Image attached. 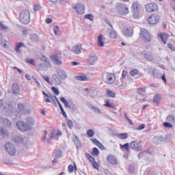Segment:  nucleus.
<instances>
[{"label":"nucleus","instance_id":"ddd939ff","mask_svg":"<svg viewBox=\"0 0 175 175\" xmlns=\"http://www.w3.org/2000/svg\"><path fill=\"white\" fill-rule=\"evenodd\" d=\"M131 147L133 150H136L137 151H142L143 150V146H139V143L136 140L131 142Z\"/></svg>","mask_w":175,"mask_h":175},{"label":"nucleus","instance_id":"6e6552de","mask_svg":"<svg viewBox=\"0 0 175 175\" xmlns=\"http://www.w3.org/2000/svg\"><path fill=\"white\" fill-rule=\"evenodd\" d=\"M51 58L54 61L56 65H62V62L61 61V52L59 51H55L54 55L51 56Z\"/></svg>","mask_w":175,"mask_h":175},{"label":"nucleus","instance_id":"2f4dec72","mask_svg":"<svg viewBox=\"0 0 175 175\" xmlns=\"http://www.w3.org/2000/svg\"><path fill=\"white\" fill-rule=\"evenodd\" d=\"M153 102L154 103H156L157 105L159 104L161 102V95L160 94H156L154 97L153 98Z\"/></svg>","mask_w":175,"mask_h":175},{"label":"nucleus","instance_id":"393cba45","mask_svg":"<svg viewBox=\"0 0 175 175\" xmlns=\"http://www.w3.org/2000/svg\"><path fill=\"white\" fill-rule=\"evenodd\" d=\"M104 106L105 107H109V109H116V105L113 103H110V100H106L105 101Z\"/></svg>","mask_w":175,"mask_h":175},{"label":"nucleus","instance_id":"4be33fe9","mask_svg":"<svg viewBox=\"0 0 175 175\" xmlns=\"http://www.w3.org/2000/svg\"><path fill=\"white\" fill-rule=\"evenodd\" d=\"M98 62V57L95 55L89 56V65H95Z\"/></svg>","mask_w":175,"mask_h":175},{"label":"nucleus","instance_id":"a19ab883","mask_svg":"<svg viewBox=\"0 0 175 175\" xmlns=\"http://www.w3.org/2000/svg\"><path fill=\"white\" fill-rule=\"evenodd\" d=\"M9 133L8 131L5 130L4 129H0V135L1 136H8Z\"/></svg>","mask_w":175,"mask_h":175},{"label":"nucleus","instance_id":"39448f33","mask_svg":"<svg viewBox=\"0 0 175 175\" xmlns=\"http://www.w3.org/2000/svg\"><path fill=\"white\" fill-rule=\"evenodd\" d=\"M117 8L118 12L120 13V14H122V16H126V14L129 13V8H128V6L125 3H120L117 5Z\"/></svg>","mask_w":175,"mask_h":175},{"label":"nucleus","instance_id":"774afa93","mask_svg":"<svg viewBox=\"0 0 175 175\" xmlns=\"http://www.w3.org/2000/svg\"><path fill=\"white\" fill-rule=\"evenodd\" d=\"M46 24H51L53 23V19L48 18L45 21Z\"/></svg>","mask_w":175,"mask_h":175},{"label":"nucleus","instance_id":"864d4df0","mask_svg":"<svg viewBox=\"0 0 175 175\" xmlns=\"http://www.w3.org/2000/svg\"><path fill=\"white\" fill-rule=\"evenodd\" d=\"M0 29H1V31H5L8 29V27L4 25L3 23L0 21Z\"/></svg>","mask_w":175,"mask_h":175},{"label":"nucleus","instance_id":"de8ad7c7","mask_svg":"<svg viewBox=\"0 0 175 175\" xmlns=\"http://www.w3.org/2000/svg\"><path fill=\"white\" fill-rule=\"evenodd\" d=\"M164 128H173V124L172 123L165 122L163 124Z\"/></svg>","mask_w":175,"mask_h":175},{"label":"nucleus","instance_id":"bb28decb","mask_svg":"<svg viewBox=\"0 0 175 175\" xmlns=\"http://www.w3.org/2000/svg\"><path fill=\"white\" fill-rule=\"evenodd\" d=\"M109 37L111 38V39H117V31L114 30L110 29L108 33Z\"/></svg>","mask_w":175,"mask_h":175},{"label":"nucleus","instance_id":"4d7b16f0","mask_svg":"<svg viewBox=\"0 0 175 175\" xmlns=\"http://www.w3.org/2000/svg\"><path fill=\"white\" fill-rule=\"evenodd\" d=\"M167 47H168V49H170V50H171V51H175V47L173 46V44L168 43Z\"/></svg>","mask_w":175,"mask_h":175},{"label":"nucleus","instance_id":"4468645a","mask_svg":"<svg viewBox=\"0 0 175 175\" xmlns=\"http://www.w3.org/2000/svg\"><path fill=\"white\" fill-rule=\"evenodd\" d=\"M74 9H75L78 14H84V5L81 3H77Z\"/></svg>","mask_w":175,"mask_h":175},{"label":"nucleus","instance_id":"5701e85b","mask_svg":"<svg viewBox=\"0 0 175 175\" xmlns=\"http://www.w3.org/2000/svg\"><path fill=\"white\" fill-rule=\"evenodd\" d=\"M97 44L98 47H103L105 46V38L103 35L98 36Z\"/></svg>","mask_w":175,"mask_h":175},{"label":"nucleus","instance_id":"7c9ffc66","mask_svg":"<svg viewBox=\"0 0 175 175\" xmlns=\"http://www.w3.org/2000/svg\"><path fill=\"white\" fill-rule=\"evenodd\" d=\"M30 40L34 42H39V36L35 33H32L30 35Z\"/></svg>","mask_w":175,"mask_h":175},{"label":"nucleus","instance_id":"e2e57ef3","mask_svg":"<svg viewBox=\"0 0 175 175\" xmlns=\"http://www.w3.org/2000/svg\"><path fill=\"white\" fill-rule=\"evenodd\" d=\"M126 75H128V72L126 70H123L122 72V79H126Z\"/></svg>","mask_w":175,"mask_h":175},{"label":"nucleus","instance_id":"1a4fd4ad","mask_svg":"<svg viewBox=\"0 0 175 175\" xmlns=\"http://www.w3.org/2000/svg\"><path fill=\"white\" fill-rule=\"evenodd\" d=\"M146 12L148 13H152V12H157L158 10V5L155 3H150L145 5Z\"/></svg>","mask_w":175,"mask_h":175},{"label":"nucleus","instance_id":"338daca9","mask_svg":"<svg viewBox=\"0 0 175 175\" xmlns=\"http://www.w3.org/2000/svg\"><path fill=\"white\" fill-rule=\"evenodd\" d=\"M36 84H37V87L38 88H40V82L39 81H38V79H36V78L33 79Z\"/></svg>","mask_w":175,"mask_h":175},{"label":"nucleus","instance_id":"8fccbe9b","mask_svg":"<svg viewBox=\"0 0 175 175\" xmlns=\"http://www.w3.org/2000/svg\"><path fill=\"white\" fill-rule=\"evenodd\" d=\"M52 91L54 92L55 95H59V90L55 87L51 88Z\"/></svg>","mask_w":175,"mask_h":175},{"label":"nucleus","instance_id":"e433bc0d","mask_svg":"<svg viewBox=\"0 0 175 175\" xmlns=\"http://www.w3.org/2000/svg\"><path fill=\"white\" fill-rule=\"evenodd\" d=\"M118 137H119V139H122V140H125V139H128V133H124L118 134Z\"/></svg>","mask_w":175,"mask_h":175},{"label":"nucleus","instance_id":"b1692460","mask_svg":"<svg viewBox=\"0 0 175 175\" xmlns=\"http://www.w3.org/2000/svg\"><path fill=\"white\" fill-rule=\"evenodd\" d=\"M91 140H92V143H94V144L97 146V147H99L100 150H105V146H103V144H102V143L98 142V139H91Z\"/></svg>","mask_w":175,"mask_h":175},{"label":"nucleus","instance_id":"a18cd8bd","mask_svg":"<svg viewBox=\"0 0 175 175\" xmlns=\"http://www.w3.org/2000/svg\"><path fill=\"white\" fill-rule=\"evenodd\" d=\"M86 158L88 159L90 162H91V163H92L95 161V158L91 156V154H86Z\"/></svg>","mask_w":175,"mask_h":175},{"label":"nucleus","instance_id":"20e7f679","mask_svg":"<svg viewBox=\"0 0 175 175\" xmlns=\"http://www.w3.org/2000/svg\"><path fill=\"white\" fill-rule=\"evenodd\" d=\"M102 79L105 84H114L116 83V75L113 73L105 72L103 75Z\"/></svg>","mask_w":175,"mask_h":175},{"label":"nucleus","instance_id":"0eeeda50","mask_svg":"<svg viewBox=\"0 0 175 175\" xmlns=\"http://www.w3.org/2000/svg\"><path fill=\"white\" fill-rule=\"evenodd\" d=\"M5 149L7 151V152L11 155V156H14L16 155V147L14 145L10 142H7L5 144Z\"/></svg>","mask_w":175,"mask_h":175},{"label":"nucleus","instance_id":"0e129e2a","mask_svg":"<svg viewBox=\"0 0 175 175\" xmlns=\"http://www.w3.org/2000/svg\"><path fill=\"white\" fill-rule=\"evenodd\" d=\"M157 75H158V70H157V68H154L152 70V75L153 76V77H155Z\"/></svg>","mask_w":175,"mask_h":175},{"label":"nucleus","instance_id":"052dcab7","mask_svg":"<svg viewBox=\"0 0 175 175\" xmlns=\"http://www.w3.org/2000/svg\"><path fill=\"white\" fill-rule=\"evenodd\" d=\"M42 79L48 83V84H50V78L49 76H42Z\"/></svg>","mask_w":175,"mask_h":175},{"label":"nucleus","instance_id":"dca6fc26","mask_svg":"<svg viewBox=\"0 0 175 175\" xmlns=\"http://www.w3.org/2000/svg\"><path fill=\"white\" fill-rule=\"evenodd\" d=\"M23 48H25V44L23 42H16L14 50L16 53H21V49Z\"/></svg>","mask_w":175,"mask_h":175},{"label":"nucleus","instance_id":"7ed1b4c3","mask_svg":"<svg viewBox=\"0 0 175 175\" xmlns=\"http://www.w3.org/2000/svg\"><path fill=\"white\" fill-rule=\"evenodd\" d=\"M139 38L143 42H145V43H150L151 42V33L148 32V30H147L145 28H141L140 29V33H139Z\"/></svg>","mask_w":175,"mask_h":175},{"label":"nucleus","instance_id":"cd10ccee","mask_svg":"<svg viewBox=\"0 0 175 175\" xmlns=\"http://www.w3.org/2000/svg\"><path fill=\"white\" fill-rule=\"evenodd\" d=\"M68 170L69 173H73V172H76L77 170V165H76V163L74 162V165H68Z\"/></svg>","mask_w":175,"mask_h":175},{"label":"nucleus","instance_id":"6e6d98bb","mask_svg":"<svg viewBox=\"0 0 175 175\" xmlns=\"http://www.w3.org/2000/svg\"><path fill=\"white\" fill-rule=\"evenodd\" d=\"M67 124H68V127L70 128V129H72V128H73V122H72V120H68L67 121Z\"/></svg>","mask_w":175,"mask_h":175},{"label":"nucleus","instance_id":"f257e3e1","mask_svg":"<svg viewBox=\"0 0 175 175\" xmlns=\"http://www.w3.org/2000/svg\"><path fill=\"white\" fill-rule=\"evenodd\" d=\"M35 125V122L33 120L28 122L27 124L23 121H18L16 122V126L21 132H27V131H31V126Z\"/></svg>","mask_w":175,"mask_h":175},{"label":"nucleus","instance_id":"680f3d73","mask_svg":"<svg viewBox=\"0 0 175 175\" xmlns=\"http://www.w3.org/2000/svg\"><path fill=\"white\" fill-rule=\"evenodd\" d=\"M144 128H146V124H142L141 125H139V126L137 129V131H142V130L144 129Z\"/></svg>","mask_w":175,"mask_h":175},{"label":"nucleus","instance_id":"412c9836","mask_svg":"<svg viewBox=\"0 0 175 175\" xmlns=\"http://www.w3.org/2000/svg\"><path fill=\"white\" fill-rule=\"evenodd\" d=\"M0 122L3 125H4V126H12V122L8 120V118H0Z\"/></svg>","mask_w":175,"mask_h":175},{"label":"nucleus","instance_id":"603ef678","mask_svg":"<svg viewBox=\"0 0 175 175\" xmlns=\"http://www.w3.org/2000/svg\"><path fill=\"white\" fill-rule=\"evenodd\" d=\"M138 73H139V70H137V69L132 70L130 72L131 76H136V75H137Z\"/></svg>","mask_w":175,"mask_h":175},{"label":"nucleus","instance_id":"5fc2aeb1","mask_svg":"<svg viewBox=\"0 0 175 175\" xmlns=\"http://www.w3.org/2000/svg\"><path fill=\"white\" fill-rule=\"evenodd\" d=\"M91 163H92L93 167H94V169H99V164H98V162L94 161Z\"/></svg>","mask_w":175,"mask_h":175},{"label":"nucleus","instance_id":"9d476101","mask_svg":"<svg viewBox=\"0 0 175 175\" xmlns=\"http://www.w3.org/2000/svg\"><path fill=\"white\" fill-rule=\"evenodd\" d=\"M157 38H160L161 42H163V44H166L167 42V39L170 38V36H169V33L166 32H162V33H159L157 34Z\"/></svg>","mask_w":175,"mask_h":175},{"label":"nucleus","instance_id":"72a5a7b5","mask_svg":"<svg viewBox=\"0 0 175 175\" xmlns=\"http://www.w3.org/2000/svg\"><path fill=\"white\" fill-rule=\"evenodd\" d=\"M86 135L88 137H94V136L95 135V131H94V130L92 129H89L87 131Z\"/></svg>","mask_w":175,"mask_h":175},{"label":"nucleus","instance_id":"c03bdc74","mask_svg":"<svg viewBox=\"0 0 175 175\" xmlns=\"http://www.w3.org/2000/svg\"><path fill=\"white\" fill-rule=\"evenodd\" d=\"M120 148H123L124 150H126V151H129V144L126 143L124 144V145L120 144Z\"/></svg>","mask_w":175,"mask_h":175},{"label":"nucleus","instance_id":"f704fd0d","mask_svg":"<svg viewBox=\"0 0 175 175\" xmlns=\"http://www.w3.org/2000/svg\"><path fill=\"white\" fill-rule=\"evenodd\" d=\"M106 94L109 98H116V92H112L111 90H107Z\"/></svg>","mask_w":175,"mask_h":175},{"label":"nucleus","instance_id":"3c124183","mask_svg":"<svg viewBox=\"0 0 175 175\" xmlns=\"http://www.w3.org/2000/svg\"><path fill=\"white\" fill-rule=\"evenodd\" d=\"M53 32L55 35H59V27H58V26H55L53 28Z\"/></svg>","mask_w":175,"mask_h":175},{"label":"nucleus","instance_id":"58836bf2","mask_svg":"<svg viewBox=\"0 0 175 175\" xmlns=\"http://www.w3.org/2000/svg\"><path fill=\"white\" fill-rule=\"evenodd\" d=\"M26 62L27 64H30V65H33V66H36V62L33 59H26Z\"/></svg>","mask_w":175,"mask_h":175},{"label":"nucleus","instance_id":"aec40b11","mask_svg":"<svg viewBox=\"0 0 175 175\" xmlns=\"http://www.w3.org/2000/svg\"><path fill=\"white\" fill-rule=\"evenodd\" d=\"M75 79L76 80H78V81H88L90 80V77H87V75L85 74L76 76Z\"/></svg>","mask_w":175,"mask_h":175},{"label":"nucleus","instance_id":"bf43d9fd","mask_svg":"<svg viewBox=\"0 0 175 175\" xmlns=\"http://www.w3.org/2000/svg\"><path fill=\"white\" fill-rule=\"evenodd\" d=\"M93 110L96 113V114H100V109L96 107H92Z\"/></svg>","mask_w":175,"mask_h":175},{"label":"nucleus","instance_id":"c85d7f7f","mask_svg":"<svg viewBox=\"0 0 175 175\" xmlns=\"http://www.w3.org/2000/svg\"><path fill=\"white\" fill-rule=\"evenodd\" d=\"M72 141L77 147H79V146L81 144V143L80 142V139L76 135H74L72 136Z\"/></svg>","mask_w":175,"mask_h":175},{"label":"nucleus","instance_id":"423d86ee","mask_svg":"<svg viewBox=\"0 0 175 175\" xmlns=\"http://www.w3.org/2000/svg\"><path fill=\"white\" fill-rule=\"evenodd\" d=\"M160 16L157 14H152L148 18V23L150 25H157L158 23H159L160 21Z\"/></svg>","mask_w":175,"mask_h":175},{"label":"nucleus","instance_id":"ea45409f","mask_svg":"<svg viewBox=\"0 0 175 175\" xmlns=\"http://www.w3.org/2000/svg\"><path fill=\"white\" fill-rule=\"evenodd\" d=\"M60 100L62 102V103H64L65 107H69V102H68V100H66L64 97H61Z\"/></svg>","mask_w":175,"mask_h":175},{"label":"nucleus","instance_id":"09e8293b","mask_svg":"<svg viewBox=\"0 0 175 175\" xmlns=\"http://www.w3.org/2000/svg\"><path fill=\"white\" fill-rule=\"evenodd\" d=\"M92 155H95V157L99 155V150H98L97 148H94L92 149Z\"/></svg>","mask_w":175,"mask_h":175},{"label":"nucleus","instance_id":"9b49d317","mask_svg":"<svg viewBox=\"0 0 175 175\" xmlns=\"http://www.w3.org/2000/svg\"><path fill=\"white\" fill-rule=\"evenodd\" d=\"M42 94H43V95L45 96L46 98L45 99V102H46V103H50L54 101V99H56V100H57V99H58V98H57V96H52L51 93H46L44 91H43V92H42Z\"/></svg>","mask_w":175,"mask_h":175},{"label":"nucleus","instance_id":"69168bd1","mask_svg":"<svg viewBox=\"0 0 175 175\" xmlns=\"http://www.w3.org/2000/svg\"><path fill=\"white\" fill-rule=\"evenodd\" d=\"M15 142H16V143H21V142H23V138H21L20 137H16L15 138Z\"/></svg>","mask_w":175,"mask_h":175},{"label":"nucleus","instance_id":"f3484780","mask_svg":"<svg viewBox=\"0 0 175 175\" xmlns=\"http://www.w3.org/2000/svg\"><path fill=\"white\" fill-rule=\"evenodd\" d=\"M131 8H132L133 12H134L135 13H139L140 10V5H139L138 1L133 2Z\"/></svg>","mask_w":175,"mask_h":175},{"label":"nucleus","instance_id":"37998d69","mask_svg":"<svg viewBox=\"0 0 175 175\" xmlns=\"http://www.w3.org/2000/svg\"><path fill=\"white\" fill-rule=\"evenodd\" d=\"M84 18H85L86 20H90V21H94V15H92V14H88L85 15Z\"/></svg>","mask_w":175,"mask_h":175},{"label":"nucleus","instance_id":"79ce46f5","mask_svg":"<svg viewBox=\"0 0 175 175\" xmlns=\"http://www.w3.org/2000/svg\"><path fill=\"white\" fill-rule=\"evenodd\" d=\"M18 111H24L25 110V106L23 103L18 104Z\"/></svg>","mask_w":175,"mask_h":175},{"label":"nucleus","instance_id":"13d9d810","mask_svg":"<svg viewBox=\"0 0 175 175\" xmlns=\"http://www.w3.org/2000/svg\"><path fill=\"white\" fill-rule=\"evenodd\" d=\"M40 9H42V7H40L39 5H36L33 7L34 12H38V10H40Z\"/></svg>","mask_w":175,"mask_h":175},{"label":"nucleus","instance_id":"6ab92c4d","mask_svg":"<svg viewBox=\"0 0 175 175\" xmlns=\"http://www.w3.org/2000/svg\"><path fill=\"white\" fill-rule=\"evenodd\" d=\"M107 160L108 161V162H109L110 163H111V165H117V163H118V162L117 161V159L116 158V157H114L113 155L109 154L107 157Z\"/></svg>","mask_w":175,"mask_h":175},{"label":"nucleus","instance_id":"c9c22d12","mask_svg":"<svg viewBox=\"0 0 175 175\" xmlns=\"http://www.w3.org/2000/svg\"><path fill=\"white\" fill-rule=\"evenodd\" d=\"M166 121H167V122H175V116L173 115H169L166 118Z\"/></svg>","mask_w":175,"mask_h":175},{"label":"nucleus","instance_id":"a211bd4d","mask_svg":"<svg viewBox=\"0 0 175 175\" xmlns=\"http://www.w3.org/2000/svg\"><path fill=\"white\" fill-rule=\"evenodd\" d=\"M11 90L12 94H20V86H18V83H14L11 87Z\"/></svg>","mask_w":175,"mask_h":175},{"label":"nucleus","instance_id":"a878e982","mask_svg":"<svg viewBox=\"0 0 175 175\" xmlns=\"http://www.w3.org/2000/svg\"><path fill=\"white\" fill-rule=\"evenodd\" d=\"M72 51L75 54H80V53H81V45H75L73 46Z\"/></svg>","mask_w":175,"mask_h":175},{"label":"nucleus","instance_id":"f8f14e48","mask_svg":"<svg viewBox=\"0 0 175 175\" xmlns=\"http://www.w3.org/2000/svg\"><path fill=\"white\" fill-rule=\"evenodd\" d=\"M124 35L126 38H131L133 36V27H126L124 30Z\"/></svg>","mask_w":175,"mask_h":175},{"label":"nucleus","instance_id":"f03ea898","mask_svg":"<svg viewBox=\"0 0 175 175\" xmlns=\"http://www.w3.org/2000/svg\"><path fill=\"white\" fill-rule=\"evenodd\" d=\"M19 21L22 24H29V21H31V12H29V10H22L20 13Z\"/></svg>","mask_w":175,"mask_h":175},{"label":"nucleus","instance_id":"c756f323","mask_svg":"<svg viewBox=\"0 0 175 175\" xmlns=\"http://www.w3.org/2000/svg\"><path fill=\"white\" fill-rule=\"evenodd\" d=\"M10 110H13V105L10 104H7L3 109L4 113H9Z\"/></svg>","mask_w":175,"mask_h":175},{"label":"nucleus","instance_id":"473e14b6","mask_svg":"<svg viewBox=\"0 0 175 175\" xmlns=\"http://www.w3.org/2000/svg\"><path fill=\"white\" fill-rule=\"evenodd\" d=\"M137 91L139 95L144 96L146 95V88H139Z\"/></svg>","mask_w":175,"mask_h":175},{"label":"nucleus","instance_id":"49530a36","mask_svg":"<svg viewBox=\"0 0 175 175\" xmlns=\"http://www.w3.org/2000/svg\"><path fill=\"white\" fill-rule=\"evenodd\" d=\"M8 44L9 42H8V40H4L1 42V45L2 46V47H3V49H8Z\"/></svg>","mask_w":175,"mask_h":175},{"label":"nucleus","instance_id":"2eb2a0df","mask_svg":"<svg viewBox=\"0 0 175 175\" xmlns=\"http://www.w3.org/2000/svg\"><path fill=\"white\" fill-rule=\"evenodd\" d=\"M62 135V132L61 131L53 130L51 131V139L54 138L56 140H58V137Z\"/></svg>","mask_w":175,"mask_h":175},{"label":"nucleus","instance_id":"4c0bfd02","mask_svg":"<svg viewBox=\"0 0 175 175\" xmlns=\"http://www.w3.org/2000/svg\"><path fill=\"white\" fill-rule=\"evenodd\" d=\"M144 57L147 61H152L154 59V57H152V55L150 53H145L144 55Z\"/></svg>","mask_w":175,"mask_h":175}]
</instances>
